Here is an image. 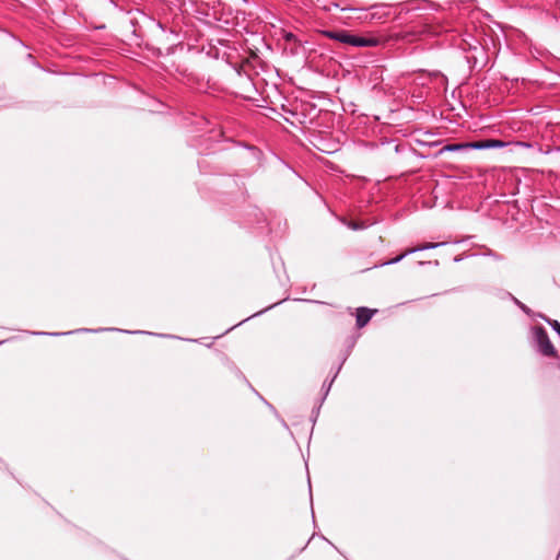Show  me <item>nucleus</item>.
<instances>
[{
	"label": "nucleus",
	"mask_w": 560,
	"mask_h": 560,
	"mask_svg": "<svg viewBox=\"0 0 560 560\" xmlns=\"http://www.w3.org/2000/svg\"><path fill=\"white\" fill-rule=\"evenodd\" d=\"M374 313H375V311L371 310L369 307H364V306L358 307L357 315H355L357 327L358 328L364 327L371 320Z\"/></svg>",
	"instance_id": "39448f33"
},
{
	"label": "nucleus",
	"mask_w": 560,
	"mask_h": 560,
	"mask_svg": "<svg viewBox=\"0 0 560 560\" xmlns=\"http://www.w3.org/2000/svg\"><path fill=\"white\" fill-rule=\"evenodd\" d=\"M346 30H323L320 34L326 38L342 43Z\"/></svg>",
	"instance_id": "6e6552de"
},
{
	"label": "nucleus",
	"mask_w": 560,
	"mask_h": 560,
	"mask_svg": "<svg viewBox=\"0 0 560 560\" xmlns=\"http://www.w3.org/2000/svg\"><path fill=\"white\" fill-rule=\"evenodd\" d=\"M509 295L511 296V299L513 300V302L521 308L523 310L525 313H528V308L525 304H523L521 301H518L515 296H513L511 293H509Z\"/></svg>",
	"instance_id": "f8f14e48"
},
{
	"label": "nucleus",
	"mask_w": 560,
	"mask_h": 560,
	"mask_svg": "<svg viewBox=\"0 0 560 560\" xmlns=\"http://www.w3.org/2000/svg\"><path fill=\"white\" fill-rule=\"evenodd\" d=\"M380 43H381V40L375 36H372V35L364 36V35L355 34V33H352V32L346 30L341 44L349 45L352 47L362 48V47H376L380 45Z\"/></svg>",
	"instance_id": "7ed1b4c3"
},
{
	"label": "nucleus",
	"mask_w": 560,
	"mask_h": 560,
	"mask_svg": "<svg viewBox=\"0 0 560 560\" xmlns=\"http://www.w3.org/2000/svg\"><path fill=\"white\" fill-rule=\"evenodd\" d=\"M346 360H347V355L343 357V359L341 360V362L337 366L336 372L332 375L331 380L329 382H327V381L324 382L323 387H322V390H323V394H324L322 400H324L327 397V395H328V393H329V390L331 388V385H332L334 381L336 380L337 375L339 374V372H340L343 363L346 362Z\"/></svg>",
	"instance_id": "0eeeda50"
},
{
	"label": "nucleus",
	"mask_w": 560,
	"mask_h": 560,
	"mask_svg": "<svg viewBox=\"0 0 560 560\" xmlns=\"http://www.w3.org/2000/svg\"><path fill=\"white\" fill-rule=\"evenodd\" d=\"M341 11H354L355 9L354 8H349V7H346V8H340Z\"/></svg>",
	"instance_id": "f3484780"
},
{
	"label": "nucleus",
	"mask_w": 560,
	"mask_h": 560,
	"mask_svg": "<svg viewBox=\"0 0 560 560\" xmlns=\"http://www.w3.org/2000/svg\"><path fill=\"white\" fill-rule=\"evenodd\" d=\"M468 50L475 51V52L480 51L481 54H483V48L480 46V44L477 39H474V43L468 44Z\"/></svg>",
	"instance_id": "9b49d317"
},
{
	"label": "nucleus",
	"mask_w": 560,
	"mask_h": 560,
	"mask_svg": "<svg viewBox=\"0 0 560 560\" xmlns=\"http://www.w3.org/2000/svg\"><path fill=\"white\" fill-rule=\"evenodd\" d=\"M284 39H285L287 42H291V40L295 39V35H294L293 33H287V34L284 35Z\"/></svg>",
	"instance_id": "2eb2a0df"
},
{
	"label": "nucleus",
	"mask_w": 560,
	"mask_h": 560,
	"mask_svg": "<svg viewBox=\"0 0 560 560\" xmlns=\"http://www.w3.org/2000/svg\"><path fill=\"white\" fill-rule=\"evenodd\" d=\"M103 331H119V332H125V334H148V335H154L153 332H149V331H142V330L131 331V330H124V329H118V328H96V329L80 328V329H75V330H71V331H67V332L31 331L30 334L35 335V336H52V337H58V336H66V335L80 334V332L97 334V332H103ZM155 335L159 336V337H163V338H177L174 335H167V334H155Z\"/></svg>",
	"instance_id": "f257e3e1"
},
{
	"label": "nucleus",
	"mask_w": 560,
	"mask_h": 560,
	"mask_svg": "<svg viewBox=\"0 0 560 560\" xmlns=\"http://www.w3.org/2000/svg\"><path fill=\"white\" fill-rule=\"evenodd\" d=\"M518 145H522V147H526V148H529L530 144L529 143H526V142H517Z\"/></svg>",
	"instance_id": "a211bd4d"
},
{
	"label": "nucleus",
	"mask_w": 560,
	"mask_h": 560,
	"mask_svg": "<svg viewBox=\"0 0 560 560\" xmlns=\"http://www.w3.org/2000/svg\"><path fill=\"white\" fill-rule=\"evenodd\" d=\"M505 145H506V143L501 140L488 139V140L475 142L472 144V148L479 149V150H486V149L503 148Z\"/></svg>",
	"instance_id": "423d86ee"
},
{
	"label": "nucleus",
	"mask_w": 560,
	"mask_h": 560,
	"mask_svg": "<svg viewBox=\"0 0 560 560\" xmlns=\"http://www.w3.org/2000/svg\"><path fill=\"white\" fill-rule=\"evenodd\" d=\"M467 59H468V62L474 61V63H477V61H478V57L475 54L469 56V57H467Z\"/></svg>",
	"instance_id": "dca6fc26"
},
{
	"label": "nucleus",
	"mask_w": 560,
	"mask_h": 560,
	"mask_svg": "<svg viewBox=\"0 0 560 560\" xmlns=\"http://www.w3.org/2000/svg\"><path fill=\"white\" fill-rule=\"evenodd\" d=\"M279 303H280V302H278V303H273L272 305H269V306H267L266 308H264V310H261V311H259V312H256L255 314H253V315L248 316L247 318L243 319V320H242V322H240L238 324H236V325H234L233 327H231L230 329H228V330H226V332H228V331H230L231 329H233L234 327L240 326V325H241V324H243L244 322H247L248 319H250V318H253V317H256V316H259V315H261L262 313L267 312L268 310H271L272 307H275V306H276V305H278Z\"/></svg>",
	"instance_id": "1a4fd4ad"
},
{
	"label": "nucleus",
	"mask_w": 560,
	"mask_h": 560,
	"mask_svg": "<svg viewBox=\"0 0 560 560\" xmlns=\"http://www.w3.org/2000/svg\"><path fill=\"white\" fill-rule=\"evenodd\" d=\"M3 342H4L3 340H0V346H1Z\"/></svg>",
	"instance_id": "5701e85b"
},
{
	"label": "nucleus",
	"mask_w": 560,
	"mask_h": 560,
	"mask_svg": "<svg viewBox=\"0 0 560 560\" xmlns=\"http://www.w3.org/2000/svg\"><path fill=\"white\" fill-rule=\"evenodd\" d=\"M446 150H455V147H446Z\"/></svg>",
	"instance_id": "4be33fe9"
},
{
	"label": "nucleus",
	"mask_w": 560,
	"mask_h": 560,
	"mask_svg": "<svg viewBox=\"0 0 560 560\" xmlns=\"http://www.w3.org/2000/svg\"><path fill=\"white\" fill-rule=\"evenodd\" d=\"M446 243L445 242H440V243H424V244H421L417 247H412V248H409L407 249L406 252H404L401 255L397 256V257H394L383 264H381V266H387V265H395V264H398L399 261H401L405 257H407L408 255H411V254H415L417 252H422V250H428V249H434V248H438V247H441V246H444Z\"/></svg>",
	"instance_id": "20e7f679"
},
{
	"label": "nucleus",
	"mask_w": 560,
	"mask_h": 560,
	"mask_svg": "<svg viewBox=\"0 0 560 560\" xmlns=\"http://www.w3.org/2000/svg\"><path fill=\"white\" fill-rule=\"evenodd\" d=\"M327 541H328V542L334 547V549L338 550V549H337V546H335V545H334L331 541H329V540H327Z\"/></svg>",
	"instance_id": "412c9836"
},
{
	"label": "nucleus",
	"mask_w": 560,
	"mask_h": 560,
	"mask_svg": "<svg viewBox=\"0 0 560 560\" xmlns=\"http://www.w3.org/2000/svg\"><path fill=\"white\" fill-rule=\"evenodd\" d=\"M348 228H350L351 230H354V231H358V230H363L365 228V225L363 223H357V222H349L347 223Z\"/></svg>",
	"instance_id": "4468645a"
},
{
	"label": "nucleus",
	"mask_w": 560,
	"mask_h": 560,
	"mask_svg": "<svg viewBox=\"0 0 560 560\" xmlns=\"http://www.w3.org/2000/svg\"><path fill=\"white\" fill-rule=\"evenodd\" d=\"M547 324L552 328L553 331L557 332V335L560 337V323L556 319H545Z\"/></svg>",
	"instance_id": "9d476101"
},
{
	"label": "nucleus",
	"mask_w": 560,
	"mask_h": 560,
	"mask_svg": "<svg viewBox=\"0 0 560 560\" xmlns=\"http://www.w3.org/2000/svg\"><path fill=\"white\" fill-rule=\"evenodd\" d=\"M485 256H488V257H491L493 258L494 260H502L503 259V256L493 252V250H488L487 253L483 254Z\"/></svg>",
	"instance_id": "ddd939ff"
},
{
	"label": "nucleus",
	"mask_w": 560,
	"mask_h": 560,
	"mask_svg": "<svg viewBox=\"0 0 560 560\" xmlns=\"http://www.w3.org/2000/svg\"><path fill=\"white\" fill-rule=\"evenodd\" d=\"M330 5H331V7H335V8H340V7H339V4H338V3H336V2H332Z\"/></svg>",
	"instance_id": "aec40b11"
},
{
	"label": "nucleus",
	"mask_w": 560,
	"mask_h": 560,
	"mask_svg": "<svg viewBox=\"0 0 560 560\" xmlns=\"http://www.w3.org/2000/svg\"><path fill=\"white\" fill-rule=\"evenodd\" d=\"M318 411H319V407L317 408V410H313V413H315L314 419H315V418H316V416L318 415Z\"/></svg>",
	"instance_id": "6ab92c4d"
},
{
	"label": "nucleus",
	"mask_w": 560,
	"mask_h": 560,
	"mask_svg": "<svg viewBox=\"0 0 560 560\" xmlns=\"http://www.w3.org/2000/svg\"><path fill=\"white\" fill-rule=\"evenodd\" d=\"M533 330L537 351L545 357L556 358L557 351L549 339L547 330L542 326H535Z\"/></svg>",
	"instance_id": "f03ea898"
}]
</instances>
